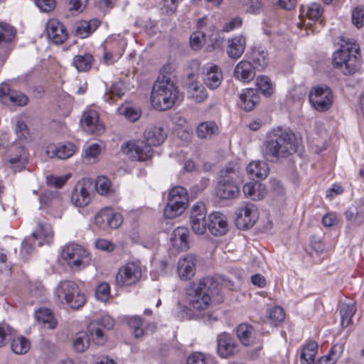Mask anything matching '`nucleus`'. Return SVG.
<instances>
[{
	"label": "nucleus",
	"instance_id": "aec40b11",
	"mask_svg": "<svg viewBox=\"0 0 364 364\" xmlns=\"http://www.w3.org/2000/svg\"><path fill=\"white\" fill-rule=\"evenodd\" d=\"M48 38L55 44H61L68 38L65 27L57 19H50L46 24Z\"/></svg>",
	"mask_w": 364,
	"mask_h": 364
},
{
	"label": "nucleus",
	"instance_id": "f8f14e48",
	"mask_svg": "<svg viewBox=\"0 0 364 364\" xmlns=\"http://www.w3.org/2000/svg\"><path fill=\"white\" fill-rule=\"evenodd\" d=\"M259 218L257 207L250 203H244L236 213V225L239 229L245 230L254 226Z\"/></svg>",
	"mask_w": 364,
	"mask_h": 364
},
{
	"label": "nucleus",
	"instance_id": "423d86ee",
	"mask_svg": "<svg viewBox=\"0 0 364 364\" xmlns=\"http://www.w3.org/2000/svg\"><path fill=\"white\" fill-rule=\"evenodd\" d=\"M61 257L75 271L85 269L91 262V256L87 250L76 243L65 245L62 249Z\"/></svg>",
	"mask_w": 364,
	"mask_h": 364
},
{
	"label": "nucleus",
	"instance_id": "7c9ffc66",
	"mask_svg": "<svg viewBox=\"0 0 364 364\" xmlns=\"http://www.w3.org/2000/svg\"><path fill=\"white\" fill-rule=\"evenodd\" d=\"M200 139H211L219 134V127L214 121H205L200 123L196 129Z\"/></svg>",
	"mask_w": 364,
	"mask_h": 364
},
{
	"label": "nucleus",
	"instance_id": "b1692460",
	"mask_svg": "<svg viewBox=\"0 0 364 364\" xmlns=\"http://www.w3.org/2000/svg\"><path fill=\"white\" fill-rule=\"evenodd\" d=\"M239 105L245 111H252L259 102V95L256 89L246 88L239 95Z\"/></svg>",
	"mask_w": 364,
	"mask_h": 364
},
{
	"label": "nucleus",
	"instance_id": "f03ea898",
	"mask_svg": "<svg viewBox=\"0 0 364 364\" xmlns=\"http://www.w3.org/2000/svg\"><path fill=\"white\" fill-rule=\"evenodd\" d=\"M166 136V132L162 127L149 126L144 131V140H130L122 145L121 150L132 160L144 161L151 158L152 146L161 144Z\"/></svg>",
	"mask_w": 364,
	"mask_h": 364
},
{
	"label": "nucleus",
	"instance_id": "a18cd8bd",
	"mask_svg": "<svg viewBox=\"0 0 364 364\" xmlns=\"http://www.w3.org/2000/svg\"><path fill=\"white\" fill-rule=\"evenodd\" d=\"M356 309L353 304H342L340 306L341 324L347 327L355 313Z\"/></svg>",
	"mask_w": 364,
	"mask_h": 364
},
{
	"label": "nucleus",
	"instance_id": "864d4df0",
	"mask_svg": "<svg viewBox=\"0 0 364 364\" xmlns=\"http://www.w3.org/2000/svg\"><path fill=\"white\" fill-rule=\"evenodd\" d=\"M128 323L136 338H139L144 335L143 321L141 317L132 316L129 319Z\"/></svg>",
	"mask_w": 364,
	"mask_h": 364
},
{
	"label": "nucleus",
	"instance_id": "69168bd1",
	"mask_svg": "<svg viewBox=\"0 0 364 364\" xmlns=\"http://www.w3.org/2000/svg\"><path fill=\"white\" fill-rule=\"evenodd\" d=\"M69 176H49L46 178L47 183L51 186H54L56 188H61L64 186V184L67 182Z\"/></svg>",
	"mask_w": 364,
	"mask_h": 364
},
{
	"label": "nucleus",
	"instance_id": "680f3d73",
	"mask_svg": "<svg viewBox=\"0 0 364 364\" xmlns=\"http://www.w3.org/2000/svg\"><path fill=\"white\" fill-rule=\"evenodd\" d=\"M15 132L20 140H27L29 136L28 129L25 122L21 119H16Z\"/></svg>",
	"mask_w": 364,
	"mask_h": 364
},
{
	"label": "nucleus",
	"instance_id": "20e7f679",
	"mask_svg": "<svg viewBox=\"0 0 364 364\" xmlns=\"http://www.w3.org/2000/svg\"><path fill=\"white\" fill-rule=\"evenodd\" d=\"M181 99L174 81L168 76L159 77L153 85L150 100L152 107L159 111L172 108Z\"/></svg>",
	"mask_w": 364,
	"mask_h": 364
},
{
	"label": "nucleus",
	"instance_id": "72a5a7b5",
	"mask_svg": "<svg viewBox=\"0 0 364 364\" xmlns=\"http://www.w3.org/2000/svg\"><path fill=\"white\" fill-rule=\"evenodd\" d=\"M87 332L92 341L97 345H103L107 341L105 330L97 321H92L87 326Z\"/></svg>",
	"mask_w": 364,
	"mask_h": 364
},
{
	"label": "nucleus",
	"instance_id": "a19ab883",
	"mask_svg": "<svg viewBox=\"0 0 364 364\" xmlns=\"http://www.w3.org/2000/svg\"><path fill=\"white\" fill-rule=\"evenodd\" d=\"M93 56L90 53L77 55L73 58V65L79 72H86L91 68Z\"/></svg>",
	"mask_w": 364,
	"mask_h": 364
},
{
	"label": "nucleus",
	"instance_id": "a211bd4d",
	"mask_svg": "<svg viewBox=\"0 0 364 364\" xmlns=\"http://www.w3.org/2000/svg\"><path fill=\"white\" fill-rule=\"evenodd\" d=\"M81 124L82 129L92 134H101L104 132V126L99 121L97 111L88 109L83 112Z\"/></svg>",
	"mask_w": 364,
	"mask_h": 364
},
{
	"label": "nucleus",
	"instance_id": "774afa93",
	"mask_svg": "<svg viewBox=\"0 0 364 364\" xmlns=\"http://www.w3.org/2000/svg\"><path fill=\"white\" fill-rule=\"evenodd\" d=\"M12 91L8 84L1 83L0 85V102L2 104L8 105V98Z\"/></svg>",
	"mask_w": 364,
	"mask_h": 364
},
{
	"label": "nucleus",
	"instance_id": "5701e85b",
	"mask_svg": "<svg viewBox=\"0 0 364 364\" xmlns=\"http://www.w3.org/2000/svg\"><path fill=\"white\" fill-rule=\"evenodd\" d=\"M255 68L247 60H241L235 66L233 75L235 79L245 83L250 82L255 76Z\"/></svg>",
	"mask_w": 364,
	"mask_h": 364
},
{
	"label": "nucleus",
	"instance_id": "bf43d9fd",
	"mask_svg": "<svg viewBox=\"0 0 364 364\" xmlns=\"http://www.w3.org/2000/svg\"><path fill=\"white\" fill-rule=\"evenodd\" d=\"M110 296V287L108 283L102 282L100 284L95 291V296L97 300L105 302Z\"/></svg>",
	"mask_w": 364,
	"mask_h": 364
},
{
	"label": "nucleus",
	"instance_id": "f257e3e1",
	"mask_svg": "<svg viewBox=\"0 0 364 364\" xmlns=\"http://www.w3.org/2000/svg\"><path fill=\"white\" fill-rule=\"evenodd\" d=\"M296 148L295 134L289 129L278 127L267 134L262 153L267 160L277 161L296 152Z\"/></svg>",
	"mask_w": 364,
	"mask_h": 364
},
{
	"label": "nucleus",
	"instance_id": "9b49d317",
	"mask_svg": "<svg viewBox=\"0 0 364 364\" xmlns=\"http://www.w3.org/2000/svg\"><path fill=\"white\" fill-rule=\"evenodd\" d=\"M7 166L13 171H21L26 168L28 162V152L20 143L11 144L5 155Z\"/></svg>",
	"mask_w": 364,
	"mask_h": 364
},
{
	"label": "nucleus",
	"instance_id": "2f4dec72",
	"mask_svg": "<svg viewBox=\"0 0 364 364\" xmlns=\"http://www.w3.org/2000/svg\"><path fill=\"white\" fill-rule=\"evenodd\" d=\"M247 172L252 178L263 179L268 175V165L259 161H252L247 165Z\"/></svg>",
	"mask_w": 364,
	"mask_h": 364
},
{
	"label": "nucleus",
	"instance_id": "e433bc0d",
	"mask_svg": "<svg viewBox=\"0 0 364 364\" xmlns=\"http://www.w3.org/2000/svg\"><path fill=\"white\" fill-rule=\"evenodd\" d=\"M237 336L240 342L245 346L253 343L254 329L253 327L247 323H242L237 328Z\"/></svg>",
	"mask_w": 364,
	"mask_h": 364
},
{
	"label": "nucleus",
	"instance_id": "393cba45",
	"mask_svg": "<svg viewBox=\"0 0 364 364\" xmlns=\"http://www.w3.org/2000/svg\"><path fill=\"white\" fill-rule=\"evenodd\" d=\"M189 230L185 227H178L171 233L170 242L173 247L186 251L189 248Z\"/></svg>",
	"mask_w": 364,
	"mask_h": 364
},
{
	"label": "nucleus",
	"instance_id": "338daca9",
	"mask_svg": "<svg viewBox=\"0 0 364 364\" xmlns=\"http://www.w3.org/2000/svg\"><path fill=\"white\" fill-rule=\"evenodd\" d=\"M36 5L44 12L52 11L55 4V0H35Z\"/></svg>",
	"mask_w": 364,
	"mask_h": 364
},
{
	"label": "nucleus",
	"instance_id": "58836bf2",
	"mask_svg": "<svg viewBox=\"0 0 364 364\" xmlns=\"http://www.w3.org/2000/svg\"><path fill=\"white\" fill-rule=\"evenodd\" d=\"M343 349L344 346L341 343L333 345L328 353L318 360V364H334L341 356Z\"/></svg>",
	"mask_w": 364,
	"mask_h": 364
},
{
	"label": "nucleus",
	"instance_id": "4c0bfd02",
	"mask_svg": "<svg viewBox=\"0 0 364 364\" xmlns=\"http://www.w3.org/2000/svg\"><path fill=\"white\" fill-rule=\"evenodd\" d=\"M118 46L119 48H117L112 47L110 50L105 49L103 54V60L106 64L109 65L112 63L122 55L127 46V43L124 39H120L119 40Z\"/></svg>",
	"mask_w": 364,
	"mask_h": 364
},
{
	"label": "nucleus",
	"instance_id": "4d7b16f0",
	"mask_svg": "<svg viewBox=\"0 0 364 364\" xmlns=\"http://www.w3.org/2000/svg\"><path fill=\"white\" fill-rule=\"evenodd\" d=\"M205 33L201 31H198L193 33L190 37V45L195 50H198L205 43Z\"/></svg>",
	"mask_w": 364,
	"mask_h": 364
},
{
	"label": "nucleus",
	"instance_id": "f3484780",
	"mask_svg": "<svg viewBox=\"0 0 364 364\" xmlns=\"http://www.w3.org/2000/svg\"><path fill=\"white\" fill-rule=\"evenodd\" d=\"M197 259L194 255L187 254L181 257L177 262V273L183 281L191 279L196 271Z\"/></svg>",
	"mask_w": 364,
	"mask_h": 364
},
{
	"label": "nucleus",
	"instance_id": "c9c22d12",
	"mask_svg": "<svg viewBox=\"0 0 364 364\" xmlns=\"http://www.w3.org/2000/svg\"><path fill=\"white\" fill-rule=\"evenodd\" d=\"M35 318L37 321L48 326L50 329H54L57 325L52 311L48 309L40 308L38 309L35 313Z\"/></svg>",
	"mask_w": 364,
	"mask_h": 364
},
{
	"label": "nucleus",
	"instance_id": "c756f323",
	"mask_svg": "<svg viewBox=\"0 0 364 364\" xmlns=\"http://www.w3.org/2000/svg\"><path fill=\"white\" fill-rule=\"evenodd\" d=\"M245 46L246 41L244 36H235L229 40L227 53L231 58L238 59L244 53Z\"/></svg>",
	"mask_w": 364,
	"mask_h": 364
},
{
	"label": "nucleus",
	"instance_id": "79ce46f5",
	"mask_svg": "<svg viewBox=\"0 0 364 364\" xmlns=\"http://www.w3.org/2000/svg\"><path fill=\"white\" fill-rule=\"evenodd\" d=\"M16 34L15 29L11 26L0 23V47H6V52L9 50L7 45L14 39Z\"/></svg>",
	"mask_w": 364,
	"mask_h": 364
},
{
	"label": "nucleus",
	"instance_id": "6e6d98bb",
	"mask_svg": "<svg viewBox=\"0 0 364 364\" xmlns=\"http://www.w3.org/2000/svg\"><path fill=\"white\" fill-rule=\"evenodd\" d=\"M14 329L6 323H0V348L6 346L11 339Z\"/></svg>",
	"mask_w": 364,
	"mask_h": 364
},
{
	"label": "nucleus",
	"instance_id": "5fc2aeb1",
	"mask_svg": "<svg viewBox=\"0 0 364 364\" xmlns=\"http://www.w3.org/2000/svg\"><path fill=\"white\" fill-rule=\"evenodd\" d=\"M119 112L131 122H136L141 116V112L138 109L128 106L119 107Z\"/></svg>",
	"mask_w": 364,
	"mask_h": 364
},
{
	"label": "nucleus",
	"instance_id": "0e129e2a",
	"mask_svg": "<svg viewBox=\"0 0 364 364\" xmlns=\"http://www.w3.org/2000/svg\"><path fill=\"white\" fill-rule=\"evenodd\" d=\"M247 6L246 11L251 14H258L261 10V2L259 0H240Z\"/></svg>",
	"mask_w": 364,
	"mask_h": 364
},
{
	"label": "nucleus",
	"instance_id": "bb28decb",
	"mask_svg": "<svg viewBox=\"0 0 364 364\" xmlns=\"http://www.w3.org/2000/svg\"><path fill=\"white\" fill-rule=\"evenodd\" d=\"M75 151V146L73 143H68L48 146L47 154L50 157L55 156L59 159H66L71 157Z\"/></svg>",
	"mask_w": 364,
	"mask_h": 364
},
{
	"label": "nucleus",
	"instance_id": "1a4fd4ad",
	"mask_svg": "<svg viewBox=\"0 0 364 364\" xmlns=\"http://www.w3.org/2000/svg\"><path fill=\"white\" fill-rule=\"evenodd\" d=\"M309 98L314 108L318 112L327 111L333 102V92L326 85L313 87L309 92Z\"/></svg>",
	"mask_w": 364,
	"mask_h": 364
},
{
	"label": "nucleus",
	"instance_id": "f704fd0d",
	"mask_svg": "<svg viewBox=\"0 0 364 364\" xmlns=\"http://www.w3.org/2000/svg\"><path fill=\"white\" fill-rule=\"evenodd\" d=\"M317 350V343L314 341H309L301 351L300 356L301 364H314Z\"/></svg>",
	"mask_w": 364,
	"mask_h": 364
},
{
	"label": "nucleus",
	"instance_id": "6ab92c4d",
	"mask_svg": "<svg viewBox=\"0 0 364 364\" xmlns=\"http://www.w3.org/2000/svg\"><path fill=\"white\" fill-rule=\"evenodd\" d=\"M203 81L210 89L219 87L223 80L221 69L216 65L207 63L203 67Z\"/></svg>",
	"mask_w": 364,
	"mask_h": 364
},
{
	"label": "nucleus",
	"instance_id": "09e8293b",
	"mask_svg": "<svg viewBox=\"0 0 364 364\" xmlns=\"http://www.w3.org/2000/svg\"><path fill=\"white\" fill-rule=\"evenodd\" d=\"M101 151L102 146L100 144L97 143L92 144L84 149V159L87 163H95L98 160Z\"/></svg>",
	"mask_w": 364,
	"mask_h": 364
},
{
	"label": "nucleus",
	"instance_id": "cd10ccee",
	"mask_svg": "<svg viewBox=\"0 0 364 364\" xmlns=\"http://www.w3.org/2000/svg\"><path fill=\"white\" fill-rule=\"evenodd\" d=\"M100 24V21L96 18L77 21L75 25V34L81 38H87L99 27Z\"/></svg>",
	"mask_w": 364,
	"mask_h": 364
},
{
	"label": "nucleus",
	"instance_id": "ddd939ff",
	"mask_svg": "<svg viewBox=\"0 0 364 364\" xmlns=\"http://www.w3.org/2000/svg\"><path fill=\"white\" fill-rule=\"evenodd\" d=\"M215 193L220 199L232 200L239 196L240 189L232 176H223L216 183Z\"/></svg>",
	"mask_w": 364,
	"mask_h": 364
},
{
	"label": "nucleus",
	"instance_id": "7ed1b4c3",
	"mask_svg": "<svg viewBox=\"0 0 364 364\" xmlns=\"http://www.w3.org/2000/svg\"><path fill=\"white\" fill-rule=\"evenodd\" d=\"M221 289L220 282L211 277H204L192 284L186 291V301L188 304L187 309L196 311L206 309L210 303L211 297L218 295Z\"/></svg>",
	"mask_w": 364,
	"mask_h": 364
},
{
	"label": "nucleus",
	"instance_id": "052dcab7",
	"mask_svg": "<svg viewBox=\"0 0 364 364\" xmlns=\"http://www.w3.org/2000/svg\"><path fill=\"white\" fill-rule=\"evenodd\" d=\"M125 92V87L122 82H117L116 83H114L110 90H109V95H105V100L110 103V99L112 97H121L122 95H124Z\"/></svg>",
	"mask_w": 364,
	"mask_h": 364
},
{
	"label": "nucleus",
	"instance_id": "4468645a",
	"mask_svg": "<svg viewBox=\"0 0 364 364\" xmlns=\"http://www.w3.org/2000/svg\"><path fill=\"white\" fill-rule=\"evenodd\" d=\"M95 224L102 230L119 228L122 222V215L112 208L106 207L100 210L95 216Z\"/></svg>",
	"mask_w": 364,
	"mask_h": 364
},
{
	"label": "nucleus",
	"instance_id": "de8ad7c7",
	"mask_svg": "<svg viewBox=\"0 0 364 364\" xmlns=\"http://www.w3.org/2000/svg\"><path fill=\"white\" fill-rule=\"evenodd\" d=\"M190 97L196 102H202L208 97L205 88L198 82L192 83L188 91Z\"/></svg>",
	"mask_w": 364,
	"mask_h": 364
},
{
	"label": "nucleus",
	"instance_id": "9d476101",
	"mask_svg": "<svg viewBox=\"0 0 364 364\" xmlns=\"http://www.w3.org/2000/svg\"><path fill=\"white\" fill-rule=\"evenodd\" d=\"M142 276L138 262H129L122 265L115 275V282L120 287H129L139 282Z\"/></svg>",
	"mask_w": 364,
	"mask_h": 364
},
{
	"label": "nucleus",
	"instance_id": "c03bdc74",
	"mask_svg": "<svg viewBox=\"0 0 364 364\" xmlns=\"http://www.w3.org/2000/svg\"><path fill=\"white\" fill-rule=\"evenodd\" d=\"M95 186L97 192L101 196H109L114 193L110 180L103 176L97 178Z\"/></svg>",
	"mask_w": 364,
	"mask_h": 364
},
{
	"label": "nucleus",
	"instance_id": "473e14b6",
	"mask_svg": "<svg viewBox=\"0 0 364 364\" xmlns=\"http://www.w3.org/2000/svg\"><path fill=\"white\" fill-rule=\"evenodd\" d=\"M250 58L258 69H264L269 63L268 53L262 46L252 48Z\"/></svg>",
	"mask_w": 364,
	"mask_h": 364
},
{
	"label": "nucleus",
	"instance_id": "e2e57ef3",
	"mask_svg": "<svg viewBox=\"0 0 364 364\" xmlns=\"http://www.w3.org/2000/svg\"><path fill=\"white\" fill-rule=\"evenodd\" d=\"M36 242H37L36 240H32V235L26 238L23 241L21 255L23 259H27V257L33 252Z\"/></svg>",
	"mask_w": 364,
	"mask_h": 364
},
{
	"label": "nucleus",
	"instance_id": "6e6552de",
	"mask_svg": "<svg viewBox=\"0 0 364 364\" xmlns=\"http://www.w3.org/2000/svg\"><path fill=\"white\" fill-rule=\"evenodd\" d=\"M188 193L183 187L173 188L168 194V202L164 208V217L169 219L181 215L188 206Z\"/></svg>",
	"mask_w": 364,
	"mask_h": 364
},
{
	"label": "nucleus",
	"instance_id": "412c9836",
	"mask_svg": "<svg viewBox=\"0 0 364 364\" xmlns=\"http://www.w3.org/2000/svg\"><path fill=\"white\" fill-rule=\"evenodd\" d=\"M218 353L222 358H228L238 351V346L235 339L227 333H222L218 336Z\"/></svg>",
	"mask_w": 364,
	"mask_h": 364
},
{
	"label": "nucleus",
	"instance_id": "dca6fc26",
	"mask_svg": "<svg viewBox=\"0 0 364 364\" xmlns=\"http://www.w3.org/2000/svg\"><path fill=\"white\" fill-rule=\"evenodd\" d=\"M190 223L196 235H201L205 232L208 223L206 222V208L203 203L197 202L192 206Z\"/></svg>",
	"mask_w": 364,
	"mask_h": 364
},
{
	"label": "nucleus",
	"instance_id": "4be33fe9",
	"mask_svg": "<svg viewBox=\"0 0 364 364\" xmlns=\"http://www.w3.org/2000/svg\"><path fill=\"white\" fill-rule=\"evenodd\" d=\"M208 228L210 233L215 236L225 235L228 230V224L226 217L218 212L212 213L208 217Z\"/></svg>",
	"mask_w": 364,
	"mask_h": 364
},
{
	"label": "nucleus",
	"instance_id": "49530a36",
	"mask_svg": "<svg viewBox=\"0 0 364 364\" xmlns=\"http://www.w3.org/2000/svg\"><path fill=\"white\" fill-rule=\"evenodd\" d=\"M256 86L265 97H269L274 92L271 80L266 75H259L256 78Z\"/></svg>",
	"mask_w": 364,
	"mask_h": 364
},
{
	"label": "nucleus",
	"instance_id": "8fccbe9b",
	"mask_svg": "<svg viewBox=\"0 0 364 364\" xmlns=\"http://www.w3.org/2000/svg\"><path fill=\"white\" fill-rule=\"evenodd\" d=\"M304 12L305 15L309 20L318 21L323 13V9L319 4L316 3H312L307 7L306 11H304V7L301 6L300 15H303Z\"/></svg>",
	"mask_w": 364,
	"mask_h": 364
},
{
	"label": "nucleus",
	"instance_id": "c85d7f7f",
	"mask_svg": "<svg viewBox=\"0 0 364 364\" xmlns=\"http://www.w3.org/2000/svg\"><path fill=\"white\" fill-rule=\"evenodd\" d=\"M243 193L253 200H259L265 196L267 191L263 184L255 181L246 183L243 186Z\"/></svg>",
	"mask_w": 364,
	"mask_h": 364
},
{
	"label": "nucleus",
	"instance_id": "13d9d810",
	"mask_svg": "<svg viewBox=\"0 0 364 364\" xmlns=\"http://www.w3.org/2000/svg\"><path fill=\"white\" fill-rule=\"evenodd\" d=\"M8 99L7 105L24 106L28 102V97L26 95L14 90L11 94H10Z\"/></svg>",
	"mask_w": 364,
	"mask_h": 364
},
{
	"label": "nucleus",
	"instance_id": "2eb2a0df",
	"mask_svg": "<svg viewBox=\"0 0 364 364\" xmlns=\"http://www.w3.org/2000/svg\"><path fill=\"white\" fill-rule=\"evenodd\" d=\"M92 185V182L86 178L80 180L75 184L71 194V201L75 206L82 208L90 203Z\"/></svg>",
	"mask_w": 364,
	"mask_h": 364
},
{
	"label": "nucleus",
	"instance_id": "ea45409f",
	"mask_svg": "<svg viewBox=\"0 0 364 364\" xmlns=\"http://www.w3.org/2000/svg\"><path fill=\"white\" fill-rule=\"evenodd\" d=\"M11 348L15 354H26L31 348V343L28 339L23 336L11 338Z\"/></svg>",
	"mask_w": 364,
	"mask_h": 364
},
{
	"label": "nucleus",
	"instance_id": "37998d69",
	"mask_svg": "<svg viewBox=\"0 0 364 364\" xmlns=\"http://www.w3.org/2000/svg\"><path fill=\"white\" fill-rule=\"evenodd\" d=\"M90 346V338L87 333L80 331L73 338V346L77 353H83Z\"/></svg>",
	"mask_w": 364,
	"mask_h": 364
},
{
	"label": "nucleus",
	"instance_id": "3c124183",
	"mask_svg": "<svg viewBox=\"0 0 364 364\" xmlns=\"http://www.w3.org/2000/svg\"><path fill=\"white\" fill-rule=\"evenodd\" d=\"M267 317L272 323L277 325L278 323L284 321L285 318V313L282 307L273 306L267 309Z\"/></svg>",
	"mask_w": 364,
	"mask_h": 364
},
{
	"label": "nucleus",
	"instance_id": "39448f33",
	"mask_svg": "<svg viewBox=\"0 0 364 364\" xmlns=\"http://www.w3.org/2000/svg\"><path fill=\"white\" fill-rule=\"evenodd\" d=\"M341 41L340 48L333 55V65L346 75H353L360 69L359 46L349 39L342 38Z\"/></svg>",
	"mask_w": 364,
	"mask_h": 364
},
{
	"label": "nucleus",
	"instance_id": "0eeeda50",
	"mask_svg": "<svg viewBox=\"0 0 364 364\" xmlns=\"http://www.w3.org/2000/svg\"><path fill=\"white\" fill-rule=\"evenodd\" d=\"M55 294L60 301L65 302L72 309H79L86 302L85 294L73 281H61L56 287Z\"/></svg>",
	"mask_w": 364,
	"mask_h": 364
},
{
	"label": "nucleus",
	"instance_id": "a878e982",
	"mask_svg": "<svg viewBox=\"0 0 364 364\" xmlns=\"http://www.w3.org/2000/svg\"><path fill=\"white\" fill-rule=\"evenodd\" d=\"M31 235L32 240L38 241V247H41L45 244L49 245L53 241V228L50 224L40 223L38 228Z\"/></svg>",
	"mask_w": 364,
	"mask_h": 364
},
{
	"label": "nucleus",
	"instance_id": "603ef678",
	"mask_svg": "<svg viewBox=\"0 0 364 364\" xmlns=\"http://www.w3.org/2000/svg\"><path fill=\"white\" fill-rule=\"evenodd\" d=\"M353 24L358 28L364 26V6H358L353 9L351 13Z\"/></svg>",
	"mask_w": 364,
	"mask_h": 364
}]
</instances>
